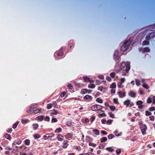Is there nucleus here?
I'll list each match as a JSON object with an SVG mask.
<instances>
[{
    "label": "nucleus",
    "instance_id": "1",
    "mask_svg": "<svg viewBox=\"0 0 155 155\" xmlns=\"http://www.w3.org/2000/svg\"><path fill=\"white\" fill-rule=\"evenodd\" d=\"M130 43V42L129 41H127L125 42L121 47V50L122 51H125L129 49Z\"/></svg>",
    "mask_w": 155,
    "mask_h": 155
},
{
    "label": "nucleus",
    "instance_id": "2",
    "mask_svg": "<svg viewBox=\"0 0 155 155\" xmlns=\"http://www.w3.org/2000/svg\"><path fill=\"white\" fill-rule=\"evenodd\" d=\"M103 107L101 106L96 104L92 106L91 109L92 111L101 110Z\"/></svg>",
    "mask_w": 155,
    "mask_h": 155
},
{
    "label": "nucleus",
    "instance_id": "3",
    "mask_svg": "<svg viewBox=\"0 0 155 155\" xmlns=\"http://www.w3.org/2000/svg\"><path fill=\"white\" fill-rule=\"evenodd\" d=\"M140 128L141 129V132L143 135L146 134V131L147 129V126L145 124H142L140 125Z\"/></svg>",
    "mask_w": 155,
    "mask_h": 155
},
{
    "label": "nucleus",
    "instance_id": "4",
    "mask_svg": "<svg viewBox=\"0 0 155 155\" xmlns=\"http://www.w3.org/2000/svg\"><path fill=\"white\" fill-rule=\"evenodd\" d=\"M143 102L141 101H137L136 104L138 105V107L140 109H141L143 108Z\"/></svg>",
    "mask_w": 155,
    "mask_h": 155
},
{
    "label": "nucleus",
    "instance_id": "5",
    "mask_svg": "<svg viewBox=\"0 0 155 155\" xmlns=\"http://www.w3.org/2000/svg\"><path fill=\"white\" fill-rule=\"evenodd\" d=\"M121 67L124 68H130V63L128 62H123L121 64Z\"/></svg>",
    "mask_w": 155,
    "mask_h": 155
},
{
    "label": "nucleus",
    "instance_id": "6",
    "mask_svg": "<svg viewBox=\"0 0 155 155\" xmlns=\"http://www.w3.org/2000/svg\"><path fill=\"white\" fill-rule=\"evenodd\" d=\"M93 99V97L92 96L89 95H87L85 96L84 98V100H86L87 101H88L91 100Z\"/></svg>",
    "mask_w": 155,
    "mask_h": 155
},
{
    "label": "nucleus",
    "instance_id": "7",
    "mask_svg": "<svg viewBox=\"0 0 155 155\" xmlns=\"http://www.w3.org/2000/svg\"><path fill=\"white\" fill-rule=\"evenodd\" d=\"M92 92V91L90 90L84 89L81 90V93L82 94H84L86 93L90 94Z\"/></svg>",
    "mask_w": 155,
    "mask_h": 155
},
{
    "label": "nucleus",
    "instance_id": "8",
    "mask_svg": "<svg viewBox=\"0 0 155 155\" xmlns=\"http://www.w3.org/2000/svg\"><path fill=\"white\" fill-rule=\"evenodd\" d=\"M128 95L134 98H135L136 95V93L132 91L129 92Z\"/></svg>",
    "mask_w": 155,
    "mask_h": 155
},
{
    "label": "nucleus",
    "instance_id": "9",
    "mask_svg": "<svg viewBox=\"0 0 155 155\" xmlns=\"http://www.w3.org/2000/svg\"><path fill=\"white\" fill-rule=\"evenodd\" d=\"M34 108V105L31 106L30 107H29L27 109L26 112L28 113H31V112L33 111Z\"/></svg>",
    "mask_w": 155,
    "mask_h": 155
},
{
    "label": "nucleus",
    "instance_id": "10",
    "mask_svg": "<svg viewBox=\"0 0 155 155\" xmlns=\"http://www.w3.org/2000/svg\"><path fill=\"white\" fill-rule=\"evenodd\" d=\"M130 68H125V69L121 70V73H122V76H125L126 73H127Z\"/></svg>",
    "mask_w": 155,
    "mask_h": 155
},
{
    "label": "nucleus",
    "instance_id": "11",
    "mask_svg": "<svg viewBox=\"0 0 155 155\" xmlns=\"http://www.w3.org/2000/svg\"><path fill=\"white\" fill-rule=\"evenodd\" d=\"M73 136V135L71 133H68L65 135V137L68 140H70Z\"/></svg>",
    "mask_w": 155,
    "mask_h": 155
},
{
    "label": "nucleus",
    "instance_id": "12",
    "mask_svg": "<svg viewBox=\"0 0 155 155\" xmlns=\"http://www.w3.org/2000/svg\"><path fill=\"white\" fill-rule=\"evenodd\" d=\"M155 36V32L151 33H150L149 36H147L146 37V39L147 40H148L151 38H153Z\"/></svg>",
    "mask_w": 155,
    "mask_h": 155
},
{
    "label": "nucleus",
    "instance_id": "13",
    "mask_svg": "<svg viewBox=\"0 0 155 155\" xmlns=\"http://www.w3.org/2000/svg\"><path fill=\"white\" fill-rule=\"evenodd\" d=\"M118 95L119 97L120 98H123L125 97L126 96L125 93L122 91L119 92L118 93Z\"/></svg>",
    "mask_w": 155,
    "mask_h": 155
},
{
    "label": "nucleus",
    "instance_id": "14",
    "mask_svg": "<svg viewBox=\"0 0 155 155\" xmlns=\"http://www.w3.org/2000/svg\"><path fill=\"white\" fill-rule=\"evenodd\" d=\"M59 112L58 111V110H55L53 109L51 113V116H52L53 115H57V114H59Z\"/></svg>",
    "mask_w": 155,
    "mask_h": 155
},
{
    "label": "nucleus",
    "instance_id": "15",
    "mask_svg": "<svg viewBox=\"0 0 155 155\" xmlns=\"http://www.w3.org/2000/svg\"><path fill=\"white\" fill-rule=\"evenodd\" d=\"M68 142V140H65L64 141L63 143V145L62 146V147L64 148H66L68 144L67 143Z\"/></svg>",
    "mask_w": 155,
    "mask_h": 155
},
{
    "label": "nucleus",
    "instance_id": "16",
    "mask_svg": "<svg viewBox=\"0 0 155 155\" xmlns=\"http://www.w3.org/2000/svg\"><path fill=\"white\" fill-rule=\"evenodd\" d=\"M21 141L20 140H17L15 141L12 143V145H15L16 144L19 145L21 143Z\"/></svg>",
    "mask_w": 155,
    "mask_h": 155
},
{
    "label": "nucleus",
    "instance_id": "17",
    "mask_svg": "<svg viewBox=\"0 0 155 155\" xmlns=\"http://www.w3.org/2000/svg\"><path fill=\"white\" fill-rule=\"evenodd\" d=\"M98 90L103 92H104L105 91V88L103 87H99L98 88Z\"/></svg>",
    "mask_w": 155,
    "mask_h": 155
},
{
    "label": "nucleus",
    "instance_id": "18",
    "mask_svg": "<svg viewBox=\"0 0 155 155\" xmlns=\"http://www.w3.org/2000/svg\"><path fill=\"white\" fill-rule=\"evenodd\" d=\"M41 109H37L34 110L32 113L34 114H35L39 112L41 110Z\"/></svg>",
    "mask_w": 155,
    "mask_h": 155
},
{
    "label": "nucleus",
    "instance_id": "19",
    "mask_svg": "<svg viewBox=\"0 0 155 155\" xmlns=\"http://www.w3.org/2000/svg\"><path fill=\"white\" fill-rule=\"evenodd\" d=\"M44 118L43 116H39L37 117V119L40 121H41Z\"/></svg>",
    "mask_w": 155,
    "mask_h": 155
},
{
    "label": "nucleus",
    "instance_id": "20",
    "mask_svg": "<svg viewBox=\"0 0 155 155\" xmlns=\"http://www.w3.org/2000/svg\"><path fill=\"white\" fill-rule=\"evenodd\" d=\"M93 132L96 135H99V132L97 129H94L93 130Z\"/></svg>",
    "mask_w": 155,
    "mask_h": 155
},
{
    "label": "nucleus",
    "instance_id": "21",
    "mask_svg": "<svg viewBox=\"0 0 155 155\" xmlns=\"http://www.w3.org/2000/svg\"><path fill=\"white\" fill-rule=\"evenodd\" d=\"M124 104L125 105L128 106L130 104V101L129 100H127L124 102Z\"/></svg>",
    "mask_w": 155,
    "mask_h": 155
},
{
    "label": "nucleus",
    "instance_id": "22",
    "mask_svg": "<svg viewBox=\"0 0 155 155\" xmlns=\"http://www.w3.org/2000/svg\"><path fill=\"white\" fill-rule=\"evenodd\" d=\"M147 102L148 104H150L152 102V98L151 97H149L148 98Z\"/></svg>",
    "mask_w": 155,
    "mask_h": 155
},
{
    "label": "nucleus",
    "instance_id": "23",
    "mask_svg": "<svg viewBox=\"0 0 155 155\" xmlns=\"http://www.w3.org/2000/svg\"><path fill=\"white\" fill-rule=\"evenodd\" d=\"M107 140V138L106 137H102L101 138V143L105 142Z\"/></svg>",
    "mask_w": 155,
    "mask_h": 155
},
{
    "label": "nucleus",
    "instance_id": "24",
    "mask_svg": "<svg viewBox=\"0 0 155 155\" xmlns=\"http://www.w3.org/2000/svg\"><path fill=\"white\" fill-rule=\"evenodd\" d=\"M116 86L115 83L113 82L111 85L110 86V87L112 88H114L116 87Z\"/></svg>",
    "mask_w": 155,
    "mask_h": 155
},
{
    "label": "nucleus",
    "instance_id": "25",
    "mask_svg": "<svg viewBox=\"0 0 155 155\" xmlns=\"http://www.w3.org/2000/svg\"><path fill=\"white\" fill-rule=\"evenodd\" d=\"M33 127L34 130H36L38 128V125L37 124H33Z\"/></svg>",
    "mask_w": 155,
    "mask_h": 155
},
{
    "label": "nucleus",
    "instance_id": "26",
    "mask_svg": "<svg viewBox=\"0 0 155 155\" xmlns=\"http://www.w3.org/2000/svg\"><path fill=\"white\" fill-rule=\"evenodd\" d=\"M96 101L99 103H103V100L100 98H97L96 99Z\"/></svg>",
    "mask_w": 155,
    "mask_h": 155
},
{
    "label": "nucleus",
    "instance_id": "27",
    "mask_svg": "<svg viewBox=\"0 0 155 155\" xmlns=\"http://www.w3.org/2000/svg\"><path fill=\"white\" fill-rule=\"evenodd\" d=\"M83 78L85 82L89 81L90 80V78L87 77H83Z\"/></svg>",
    "mask_w": 155,
    "mask_h": 155
},
{
    "label": "nucleus",
    "instance_id": "28",
    "mask_svg": "<svg viewBox=\"0 0 155 155\" xmlns=\"http://www.w3.org/2000/svg\"><path fill=\"white\" fill-rule=\"evenodd\" d=\"M73 148L74 149H77L79 151H80L81 150V148L80 146H74Z\"/></svg>",
    "mask_w": 155,
    "mask_h": 155
},
{
    "label": "nucleus",
    "instance_id": "29",
    "mask_svg": "<svg viewBox=\"0 0 155 155\" xmlns=\"http://www.w3.org/2000/svg\"><path fill=\"white\" fill-rule=\"evenodd\" d=\"M25 143L26 145H29L30 143V140L28 139L25 140Z\"/></svg>",
    "mask_w": 155,
    "mask_h": 155
},
{
    "label": "nucleus",
    "instance_id": "30",
    "mask_svg": "<svg viewBox=\"0 0 155 155\" xmlns=\"http://www.w3.org/2000/svg\"><path fill=\"white\" fill-rule=\"evenodd\" d=\"M106 150L111 152H112L114 151V149L112 148L111 147H107L106 148Z\"/></svg>",
    "mask_w": 155,
    "mask_h": 155
},
{
    "label": "nucleus",
    "instance_id": "31",
    "mask_svg": "<svg viewBox=\"0 0 155 155\" xmlns=\"http://www.w3.org/2000/svg\"><path fill=\"white\" fill-rule=\"evenodd\" d=\"M62 129L61 128H58L56 129L55 131V133H60Z\"/></svg>",
    "mask_w": 155,
    "mask_h": 155
},
{
    "label": "nucleus",
    "instance_id": "32",
    "mask_svg": "<svg viewBox=\"0 0 155 155\" xmlns=\"http://www.w3.org/2000/svg\"><path fill=\"white\" fill-rule=\"evenodd\" d=\"M95 87V85L93 84H90L88 85V87L91 88H94Z\"/></svg>",
    "mask_w": 155,
    "mask_h": 155
},
{
    "label": "nucleus",
    "instance_id": "33",
    "mask_svg": "<svg viewBox=\"0 0 155 155\" xmlns=\"http://www.w3.org/2000/svg\"><path fill=\"white\" fill-rule=\"evenodd\" d=\"M5 137L6 139L8 140H10L11 138V136H10V135L8 134H6L5 135Z\"/></svg>",
    "mask_w": 155,
    "mask_h": 155
},
{
    "label": "nucleus",
    "instance_id": "34",
    "mask_svg": "<svg viewBox=\"0 0 155 155\" xmlns=\"http://www.w3.org/2000/svg\"><path fill=\"white\" fill-rule=\"evenodd\" d=\"M40 137V135L38 134H35L34 135V137L35 139H38Z\"/></svg>",
    "mask_w": 155,
    "mask_h": 155
},
{
    "label": "nucleus",
    "instance_id": "35",
    "mask_svg": "<svg viewBox=\"0 0 155 155\" xmlns=\"http://www.w3.org/2000/svg\"><path fill=\"white\" fill-rule=\"evenodd\" d=\"M135 82L137 85L139 86L140 85V81L139 80L137 79H135Z\"/></svg>",
    "mask_w": 155,
    "mask_h": 155
},
{
    "label": "nucleus",
    "instance_id": "36",
    "mask_svg": "<svg viewBox=\"0 0 155 155\" xmlns=\"http://www.w3.org/2000/svg\"><path fill=\"white\" fill-rule=\"evenodd\" d=\"M122 83L120 82H119L117 84V86L119 88H121L123 87V86H122Z\"/></svg>",
    "mask_w": 155,
    "mask_h": 155
},
{
    "label": "nucleus",
    "instance_id": "37",
    "mask_svg": "<svg viewBox=\"0 0 155 155\" xmlns=\"http://www.w3.org/2000/svg\"><path fill=\"white\" fill-rule=\"evenodd\" d=\"M110 110L112 111H114L116 109V107L114 106H110Z\"/></svg>",
    "mask_w": 155,
    "mask_h": 155
},
{
    "label": "nucleus",
    "instance_id": "38",
    "mask_svg": "<svg viewBox=\"0 0 155 155\" xmlns=\"http://www.w3.org/2000/svg\"><path fill=\"white\" fill-rule=\"evenodd\" d=\"M115 73L114 72H112L110 74V76L112 78H114L115 75Z\"/></svg>",
    "mask_w": 155,
    "mask_h": 155
},
{
    "label": "nucleus",
    "instance_id": "39",
    "mask_svg": "<svg viewBox=\"0 0 155 155\" xmlns=\"http://www.w3.org/2000/svg\"><path fill=\"white\" fill-rule=\"evenodd\" d=\"M108 114L109 115L110 117L112 118H114L115 117L114 115L111 112H109Z\"/></svg>",
    "mask_w": 155,
    "mask_h": 155
},
{
    "label": "nucleus",
    "instance_id": "40",
    "mask_svg": "<svg viewBox=\"0 0 155 155\" xmlns=\"http://www.w3.org/2000/svg\"><path fill=\"white\" fill-rule=\"evenodd\" d=\"M114 137V136L113 134H110L108 136V138L109 139H111Z\"/></svg>",
    "mask_w": 155,
    "mask_h": 155
},
{
    "label": "nucleus",
    "instance_id": "41",
    "mask_svg": "<svg viewBox=\"0 0 155 155\" xmlns=\"http://www.w3.org/2000/svg\"><path fill=\"white\" fill-rule=\"evenodd\" d=\"M142 86L143 87H144L145 88L147 89L149 88L147 84H146L144 83L143 84V85Z\"/></svg>",
    "mask_w": 155,
    "mask_h": 155
},
{
    "label": "nucleus",
    "instance_id": "42",
    "mask_svg": "<svg viewBox=\"0 0 155 155\" xmlns=\"http://www.w3.org/2000/svg\"><path fill=\"white\" fill-rule=\"evenodd\" d=\"M58 120L55 118L53 117L52 119L51 122L52 123H55L57 122Z\"/></svg>",
    "mask_w": 155,
    "mask_h": 155
},
{
    "label": "nucleus",
    "instance_id": "43",
    "mask_svg": "<svg viewBox=\"0 0 155 155\" xmlns=\"http://www.w3.org/2000/svg\"><path fill=\"white\" fill-rule=\"evenodd\" d=\"M68 87L70 89H72L73 88V86L71 84H68Z\"/></svg>",
    "mask_w": 155,
    "mask_h": 155
},
{
    "label": "nucleus",
    "instance_id": "44",
    "mask_svg": "<svg viewBox=\"0 0 155 155\" xmlns=\"http://www.w3.org/2000/svg\"><path fill=\"white\" fill-rule=\"evenodd\" d=\"M145 114L147 116H148L151 115V113L148 110L146 111L145 112Z\"/></svg>",
    "mask_w": 155,
    "mask_h": 155
},
{
    "label": "nucleus",
    "instance_id": "45",
    "mask_svg": "<svg viewBox=\"0 0 155 155\" xmlns=\"http://www.w3.org/2000/svg\"><path fill=\"white\" fill-rule=\"evenodd\" d=\"M52 104H49L47 105V108L48 109H50L52 107Z\"/></svg>",
    "mask_w": 155,
    "mask_h": 155
},
{
    "label": "nucleus",
    "instance_id": "46",
    "mask_svg": "<svg viewBox=\"0 0 155 155\" xmlns=\"http://www.w3.org/2000/svg\"><path fill=\"white\" fill-rule=\"evenodd\" d=\"M18 122H17L15 124H14L12 126L13 128L14 129L16 128L18 126Z\"/></svg>",
    "mask_w": 155,
    "mask_h": 155
},
{
    "label": "nucleus",
    "instance_id": "47",
    "mask_svg": "<svg viewBox=\"0 0 155 155\" xmlns=\"http://www.w3.org/2000/svg\"><path fill=\"white\" fill-rule=\"evenodd\" d=\"M99 117H105L106 116V115L104 113H103L101 114H98Z\"/></svg>",
    "mask_w": 155,
    "mask_h": 155
},
{
    "label": "nucleus",
    "instance_id": "48",
    "mask_svg": "<svg viewBox=\"0 0 155 155\" xmlns=\"http://www.w3.org/2000/svg\"><path fill=\"white\" fill-rule=\"evenodd\" d=\"M114 102L116 104H118V99L117 98H114L113 99Z\"/></svg>",
    "mask_w": 155,
    "mask_h": 155
},
{
    "label": "nucleus",
    "instance_id": "49",
    "mask_svg": "<svg viewBox=\"0 0 155 155\" xmlns=\"http://www.w3.org/2000/svg\"><path fill=\"white\" fill-rule=\"evenodd\" d=\"M149 41H145L143 42V45H148L149 44Z\"/></svg>",
    "mask_w": 155,
    "mask_h": 155
},
{
    "label": "nucleus",
    "instance_id": "50",
    "mask_svg": "<svg viewBox=\"0 0 155 155\" xmlns=\"http://www.w3.org/2000/svg\"><path fill=\"white\" fill-rule=\"evenodd\" d=\"M89 145L90 146H93V147H95L96 146V144H95V143H92L91 142H90V143H89Z\"/></svg>",
    "mask_w": 155,
    "mask_h": 155
},
{
    "label": "nucleus",
    "instance_id": "51",
    "mask_svg": "<svg viewBox=\"0 0 155 155\" xmlns=\"http://www.w3.org/2000/svg\"><path fill=\"white\" fill-rule=\"evenodd\" d=\"M60 136H61L60 135H58L57 136V138L59 140L61 141L63 140V139Z\"/></svg>",
    "mask_w": 155,
    "mask_h": 155
},
{
    "label": "nucleus",
    "instance_id": "52",
    "mask_svg": "<svg viewBox=\"0 0 155 155\" xmlns=\"http://www.w3.org/2000/svg\"><path fill=\"white\" fill-rule=\"evenodd\" d=\"M48 134V138L52 137H53L54 136V134Z\"/></svg>",
    "mask_w": 155,
    "mask_h": 155
},
{
    "label": "nucleus",
    "instance_id": "53",
    "mask_svg": "<svg viewBox=\"0 0 155 155\" xmlns=\"http://www.w3.org/2000/svg\"><path fill=\"white\" fill-rule=\"evenodd\" d=\"M115 135L116 136H120L121 134V133H120V134H119L118 133L117 131H115Z\"/></svg>",
    "mask_w": 155,
    "mask_h": 155
},
{
    "label": "nucleus",
    "instance_id": "54",
    "mask_svg": "<svg viewBox=\"0 0 155 155\" xmlns=\"http://www.w3.org/2000/svg\"><path fill=\"white\" fill-rule=\"evenodd\" d=\"M116 153L117 154H120L121 153L120 150V149H117L116 150Z\"/></svg>",
    "mask_w": 155,
    "mask_h": 155
},
{
    "label": "nucleus",
    "instance_id": "55",
    "mask_svg": "<svg viewBox=\"0 0 155 155\" xmlns=\"http://www.w3.org/2000/svg\"><path fill=\"white\" fill-rule=\"evenodd\" d=\"M95 118V116H92L91 117V120L92 122L94 120Z\"/></svg>",
    "mask_w": 155,
    "mask_h": 155
},
{
    "label": "nucleus",
    "instance_id": "56",
    "mask_svg": "<svg viewBox=\"0 0 155 155\" xmlns=\"http://www.w3.org/2000/svg\"><path fill=\"white\" fill-rule=\"evenodd\" d=\"M150 51L149 49L148 48H146L144 49L143 51L145 52H149Z\"/></svg>",
    "mask_w": 155,
    "mask_h": 155
},
{
    "label": "nucleus",
    "instance_id": "57",
    "mask_svg": "<svg viewBox=\"0 0 155 155\" xmlns=\"http://www.w3.org/2000/svg\"><path fill=\"white\" fill-rule=\"evenodd\" d=\"M112 121V120H108L107 121V124H111Z\"/></svg>",
    "mask_w": 155,
    "mask_h": 155
},
{
    "label": "nucleus",
    "instance_id": "58",
    "mask_svg": "<svg viewBox=\"0 0 155 155\" xmlns=\"http://www.w3.org/2000/svg\"><path fill=\"white\" fill-rule=\"evenodd\" d=\"M101 132V133L103 135H106L107 134V133L104 130H102Z\"/></svg>",
    "mask_w": 155,
    "mask_h": 155
},
{
    "label": "nucleus",
    "instance_id": "59",
    "mask_svg": "<svg viewBox=\"0 0 155 155\" xmlns=\"http://www.w3.org/2000/svg\"><path fill=\"white\" fill-rule=\"evenodd\" d=\"M27 121H28V120H27V119H26V120L22 119L21 120V122L23 124L26 123L27 122Z\"/></svg>",
    "mask_w": 155,
    "mask_h": 155
},
{
    "label": "nucleus",
    "instance_id": "60",
    "mask_svg": "<svg viewBox=\"0 0 155 155\" xmlns=\"http://www.w3.org/2000/svg\"><path fill=\"white\" fill-rule=\"evenodd\" d=\"M44 120L45 121H49L50 120V118L48 117L47 116L44 118Z\"/></svg>",
    "mask_w": 155,
    "mask_h": 155
},
{
    "label": "nucleus",
    "instance_id": "61",
    "mask_svg": "<svg viewBox=\"0 0 155 155\" xmlns=\"http://www.w3.org/2000/svg\"><path fill=\"white\" fill-rule=\"evenodd\" d=\"M150 111H153L155 110V107H150L149 108Z\"/></svg>",
    "mask_w": 155,
    "mask_h": 155
},
{
    "label": "nucleus",
    "instance_id": "62",
    "mask_svg": "<svg viewBox=\"0 0 155 155\" xmlns=\"http://www.w3.org/2000/svg\"><path fill=\"white\" fill-rule=\"evenodd\" d=\"M150 120L153 121L154 120V117L153 116H150L149 117Z\"/></svg>",
    "mask_w": 155,
    "mask_h": 155
},
{
    "label": "nucleus",
    "instance_id": "63",
    "mask_svg": "<svg viewBox=\"0 0 155 155\" xmlns=\"http://www.w3.org/2000/svg\"><path fill=\"white\" fill-rule=\"evenodd\" d=\"M95 82L97 84H100L101 83L100 81L97 80H96Z\"/></svg>",
    "mask_w": 155,
    "mask_h": 155
},
{
    "label": "nucleus",
    "instance_id": "64",
    "mask_svg": "<svg viewBox=\"0 0 155 155\" xmlns=\"http://www.w3.org/2000/svg\"><path fill=\"white\" fill-rule=\"evenodd\" d=\"M152 99L153 100L152 103L153 104H155V96H153L152 98Z\"/></svg>",
    "mask_w": 155,
    "mask_h": 155
}]
</instances>
